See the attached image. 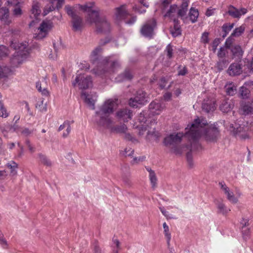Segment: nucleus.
<instances>
[{
    "label": "nucleus",
    "mask_w": 253,
    "mask_h": 253,
    "mask_svg": "<svg viewBox=\"0 0 253 253\" xmlns=\"http://www.w3.org/2000/svg\"><path fill=\"white\" fill-rule=\"evenodd\" d=\"M6 167L11 169L10 172L12 175L17 174L16 169L18 168V165L15 162L10 161L6 164Z\"/></svg>",
    "instance_id": "a19ab883"
},
{
    "label": "nucleus",
    "mask_w": 253,
    "mask_h": 253,
    "mask_svg": "<svg viewBox=\"0 0 253 253\" xmlns=\"http://www.w3.org/2000/svg\"><path fill=\"white\" fill-rule=\"evenodd\" d=\"M102 49L100 46L96 47L90 54V60L96 67L93 69V72L97 76H101L107 72H114L119 66L117 61H112L109 57L103 59L100 56Z\"/></svg>",
    "instance_id": "f03ea898"
},
{
    "label": "nucleus",
    "mask_w": 253,
    "mask_h": 253,
    "mask_svg": "<svg viewBox=\"0 0 253 253\" xmlns=\"http://www.w3.org/2000/svg\"><path fill=\"white\" fill-rule=\"evenodd\" d=\"M188 6V1L184 0L180 8L177 7V15L181 17V19H184L186 13L187 11V7Z\"/></svg>",
    "instance_id": "a878e982"
},
{
    "label": "nucleus",
    "mask_w": 253,
    "mask_h": 253,
    "mask_svg": "<svg viewBox=\"0 0 253 253\" xmlns=\"http://www.w3.org/2000/svg\"><path fill=\"white\" fill-rule=\"evenodd\" d=\"M163 226L164 230V234L167 239V243L169 245L171 239V234L169 231V227L166 222L163 223Z\"/></svg>",
    "instance_id": "79ce46f5"
},
{
    "label": "nucleus",
    "mask_w": 253,
    "mask_h": 253,
    "mask_svg": "<svg viewBox=\"0 0 253 253\" xmlns=\"http://www.w3.org/2000/svg\"><path fill=\"white\" fill-rule=\"evenodd\" d=\"M146 93L142 90H139L136 95L134 98H131L129 100V105L132 107H138L139 105H143L147 100L146 99Z\"/></svg>",
    "instance_id": "ddd939ff"
},
{
    "label": "nucleus",
    "mask_w": 253,
    "mask_h": 253,
    "mask_svg": "<svg viewBox=\"0 0 253 253\" xmlns=\"http://www.w3.org/2000/svg\"><path fill=\"white\" fill-rule=\"evenodd\" d=\"M201 41L202 42L207 43L209 42V33L207 32H204L201 37Z\"/></svg>",
    "instance_id": "052dcab7"
},
{
    "label": "nucleus",
    "mask_w": 253,
    "mask_h": 253,
    "mask_svg": "<svg viewBox=\"0 0 253 253\" xmlns=\"http://www.w3.org/2000/svg\"><path fill=\"white\" fill-rule=\"evenodd\" d=\"M48 82L46 77L42 78L36 83V87L38 91L44 96H48L49 92L47 89Z\"/></svg>",
    "instance_id": "2eb2a0df"
},
{
    "label": "nucleus",
    "mask_w": 253,
    "mask_h": 253,
    "mask_svg": "<svg viewBox=\"0 0 253 253\" xmlns=\"http://www.w3.org/2000/svg\"><path fill=\"white\" fill-rule=\"evenodd\" d=\"M43 101H41L39 104H37L36 105V108H39L41 111H46V107L45 105L44 106H42Z\"/></svg>",
    "instance_id": "e2e57ef3"
},
{
    "label": "nucleus",
    "mask_w": 253,
    "mask_h": 253,
    "mask_svg": "<svg viewBox=\"0 0 253 253\" xmlns=\"http://www.w3.org/2000/svg\"><path fill=\"white\" fill-rule=\"evenodd\" d=\"M215 204L218 210L217 212L219 213L225 215L230 211V209L228 208L222 201H217Z\"/></svg>",
    "instance_id": "cd10ccee"
},
{
    "label": "nucleus",
    "mask_w": 253,
    "mask_h": 253,
    "mask_svg": "<svg viewBox=\"0 0 253 253\" xmlns=\"http://www.w3.org/2000/svg\"><path fill=\"white\" fill-rule=\"evenodd\" d=\"M229 63L228 60L226 59H220L216 64V67L219 71H222L226 67Z\"/></svg>",
    "instance_id": "58836bf2"
},
{
    "label": "nucleus",
    "mask_w": 253,
    "mask_h": 253,
    "mask_svg": "<svg viewBox=\"0 0 253 253\" xmlns=\"http://www.w3.org/2000/svg\"><path fill=\"white\" fill-rule=\"evenodd\" d=\"M117 117L124 122H127L131 119L132 112L127 109H123L119 110L116 113Z\"/></svg>",
    "instance_id": "412c9836"
},
{
    "label": "nucleus",
    "mask_w": 253,
    "mask_h": 253,
    "mask_svg": "<svg viewBox=\"0 0 253 253\" xmlns=\"http://www.w3.org/2000/svg\"><path fill=\"white\" fill-rule=\"evenodd\" d=\"M9 116V112L4 106L2 101H0V117L6 118Z\"/></svg>",
    "instance_id": "4c0bfd02"
},
{
    "label": "nucleus",
    "mask_w": 253,
    "mask_h": 253,
    "mask_svg": "<svg viewBox=\"0 0 253 253\" xmlns=\"http://www.w3.org/2000/svg\"><path fill=\"white\" fill-rule=\"evenodd\" d=\"M73 28L74 31L81 30L83 26L82 19L79 16L72 18Z\"/></svg>",
    "instance_id": "7c9ffc66"
},
{
    "label": "nucleus",
    "mask_w": 253,
    "mask_h": 253,
    "mask_svg": "<svg viewBox=\"0 0 253 253\" xmlns=\"http://www.w3.org/2000/svg\"><path fill=\"white\" fill-rule=\"evenodd\" d=\"M81 97L84 99L85 103L92 109H94V104L97 100V95L96 92L91 91L89 93L83 91L81 94Z\"/></svg>",
    "instance_id": "4468645a"
},
{
    "label": "nucleus",
    "mask_w": 253,
    "mask_h": 253,
    "mask_svg": "<svg viewBox=\"0 0 253 253\" xmlns=\"http://www.w3.org/2000/svg\"><path fill=\"white\" fill-rule=\"evenodd\" d=\"M122 76H123V79H119L118 78H117L118 82H120L125 79L130 80L132 78V75L129 70H126Z\"/></svg>",
    "instance_id": "3c124183"
},
{
    "label": "nucleus",
    "mask_w": 253,
    "mask_h": 253,
    "mask_svg": "<svg viewBox=\"0 0 253 253\" xmlns=\"http://www.w3.org/2000/svg\"><path fill=\"white\" fill-rule=\"evenodd\" d=\"M118 104L117 99H109L106 100L100 107L99 110L96 112L95 122L100 127H109L113 124V120L110 117Z\"/></svg>",
    "instance_id": "20e7f679"
},
{
    "label": "nucleus",
    "mask_w": 253,
    "mask_h": 253,
    "mask_svg": "<svg viewBox=\"0 0 253 253\" xmlns=\"http://www.w3.org/2000/svg\"><path fill=\"white\" fill-rule=\"evenodd\" d=\"M20 45H18V48H17L15 43L12 42L11 44V47L16 50L10 59L11 64L14 67L22 64L29 55L27 44L20 43Z\"/></svg>",
    "instance_id": "39448f33"
},
{
    "label": "nucleus",
    "mask_w": 253,
    "mask_h": 253,
    "mask_svg": "<svg viewBox=\"0 0 253 253\" xmlns=\"http://www.w3.org/2000/svg\"><path fill=\"white\" fill-rule=\"evenodd\" d=\"M66 12L72 18H73L77 16L75 13V7H72L70 5H66L65 7Z\"/></svg>",
    "instance_id": "de8ad7c7"
},
{
    "label": "nucleus",
    "mask_w": 253,
    "mask_h": 253,
    "mask_svg": "<svg viewBox=\"0 0 253 253\" xmlns=\"http://www.w3.org/2000/svg\"><path fill=\"white\" fill-rule=\"evenodd\" d=\"M199 16V12L197 9L191 8L190 10L189 16L190 20L192 23H194L197 21Z\"/></svg>",
    "instance_id": "e433bc0d"
},
{
    "label": "nucleus",
    "mask_w": 253,
    "mask_h": 253,
    "mask_svg": "<svg viewBox=\"0 0 253 253\" xmlns=\"http://www.w3.org/2000/svg\"><path fill=\"white\" fill-rule=\"evenodd\" d=\"M8 50L6 47V46L4 45L0 46V58H2L3 57L7 56L8 54Z\"/></svg>",
    "instance_id": "864d4df0"
},
{
    "label": "nucleus",
    "mask_w": 253,
    "mask_h": 253,
    "mask_svg": "<svg viewBox=\"0 0 253 253\" xmlns=\"http://www.w3.org/2000/svg\"><path fill=\"white\" fill-rule=\"evenodd\" d=\"M232 54L234 57L241 58L243 54V51L240 46L236 45L233 46L231 48Z\"/></svg>",
    "instance_id": "72a5a7b5"
},
{
    "label": "nucleus",
    "mask_w": 253,
    "mask_h": 253,
    "mask_svg": "<svg viewBox=\"0 0 253 253\" xmlns=\"http://www.w3.org/2000/svg\"><path fill=\"white\" fill-rule=\"evenodd\" d=\"M0 22L4 25H9L11 23L9 17V10L6 7L0 9Z\"/></svg>",
    "instance_id": "6ab92c4d"
},
{
    "label": "nucleus",
    "mask_w": 253,
    "mask_h": 253,
    "mask_svg": "<svg viewBox=\"0 0 253 253\" xmlns=\"http://www.w3.org/2000/svg\"><path fill=\"white\" fill-rule=\"evenodd\" d=\"M49 1L51 5L48 6H46L44 8L43 11L44 16L47 15L49 12L55 9L54 6L55 2L57 1L56 7L57 9L60 8L64 2V0H49Z\"/></svg>",
    "instance_id": "5701e85b"
},
{
    "label": "nucleus",
    "mask_w": 253,
    "mask_h": 253,
    "mask_svg": "<svg viewBox=\"0 0 253 253\" xmlns=\"http://www.w3.org/2000/svg\"><path fill=\"white\" fill-rule=\"evenodd\" d=\"M31 12L30 17L32 20L29 23V26L30 27H32L41 20L40 17L41 16V10L40 4L38 2H34Z\"/></svg>",
    "instance_id": "f8f14e48"
},
{
    "label": "nucleus",
    "mask_w": 253,
    "mask_h": 253,
    "mask_svg": "<svg viewBox=\"0 0 253 253\" xmlns=\"http://www.w3.org/2000/svg\"><path fill=\"white\" fill-rule=\"evenodd\" d=\"M171 93H170V92H166L164 95V99L165 101H169L171 99Z\"/></svg>",
    "instance_id": "774afa93"
},
{
    "label": "nucleus",
    "mask_w": 253,
    "mask_h": 253,
    "mask_svg": "<svg viewBox=\"0 0 253 253\" xmlns=\"http://www.w3.org/2000/svg\"><path fill=\"white\" fill-rule=\"evenodd\" d=\"M112 124L110 125V127H103V128H108L111 130L112 132H116V133H126L127 130L126 126L123 124L120 126H112Z\"/></svg>",
    "instance_id": "c756f323"
},
{
    "label": "nucleus",
    "mask_w": 253,
    "mask_h": 253,
    "mask_svg": "<svg viewBox=\"0 0 253 253\" xmlns=\"http://www.w3.org/2000/svg\"><path fill=\"white\" fill-rule=\"evenodd\" d=\"M220 189L223 193L225 195L227 199L232 204H235L238 202V197H239L241 194L238 193V196H236L234 194L233 191L231 190L224 182H221L219 183Z\"/></svg>",
    "instance_id": "9b49d317"
},
{
    "label": "nucleus",
    "mask_w": 253,
    "mask_h": 253,
    "mask_svg": "<svg viewBox=\"0 0 253 253\" xmlns=\"http://www.w3.org/2000/svg\"><path fill=\"white\" fill-rule=\"evenodd\" d=\"M38 158L39 161L44 166L50 167L52 165L51 161L47 158L46 156L42 154V153L38 154Z\"/></svg>",
    "instance_id": "c9c22d12"
},
{
    "label": "nucleus",
    "mask_w": 253,
    "mask_h": 253,
    "mask_svg": "<svg viewBox=\"0 0 253 253\" xmlns=\"http://www.w3.org/2000/svg\"><path fill=\"white\" fill-rule=\"evenodd\" d=\"M177 6L176 5H172L170 7L169 9L166 14V16L172 17L175 15V14L177 15Z\"/></svg>",
    "instance_id": "a18cd8bd"
},
{
    "label": "nucleus",
    "mask_w": 253,
    "mask_h": 253,
    "mask_svg": "<svg viewBox=\"0 0 253 253\" xmlns=\"http://www.w3.org/2000/svg\"><path fill=\"white\" fill-rule=\"evenodd\" d=\"M249 218L243 217L240 221V225L241 229L243 230L245 227L249 225Z\"/></svg>",
    "instance_id": "6e6d98bb"
},
{
    "label": "nucleus",
    "mask_w": 253,
    "mask_h": 253,
    "mask_svg": "<svg viewBox=\"0 0 253 253\" xmlns=\"http://www.w3.org/2000/svg\"><path fill=\"white\" fill-rule=\"evenodd\" d=\"M122 179L124 183L127 186L130 187L132 185V182L129 175H123Z\"/></svg>",
    "instance_id": "603ef678"
},
{
    "label": "nucleus",
    "mask_w": 253,
    "mask_h": 253,
    "mask_svg": "<svg viewBox=\"0 0 253 253\" xmlns=\"http://www.w3.org/2000/svg\"><path fill=\"white\" fill-rule=\"evenodd\" d=\"M245 31V27L241 26L239 27L236 28L231 34V36L238 37L240 36Z\"/></svg>",
    "instance_id": "49530a36"
},
{
    "label": "nucleus",
    "mask_w": 253,
    "mask_h": 253,
    "mask_svg": "<svg viewBox=\"0 0 253 253\" xmlns=\"http://www.w3.org/2000/svg\"><path fill=\"white\" fill-rule=\"evenodd\" d=\"M247 12V9L245 8H242L238 9L235 7L230 5L228 7L227 13L229 15L234 18H240L242 15L245 14Z\"/></svg>",
    "instance_id": "a211bd4d"
},
{
    "label": "nucleus",
    "mask_w": 253,
    "mask_h": 253,
    "mask_svg": "<svg viewBox=\"0 0 253 253\" xmlns=\"http://www.w3.org/2000/svg\"><path fill=\"white\" fill-rule=\"evenodd\" d=\"M139 122L140 123V125H137L136 127L139 129V135H143L145 133L147 134V135H149L150 134H152L153 132H151L148 130V122L149 121L146 120L145 117V112H143L140 113L137 119Z\"/></svg>",
    "instance_id": "9d476101"
},
{
    "label": "nucleus",
    "mask_w": 253,
    "mask_h": 253,
    "mask_svg": "<svg viewBox=\"0 0 253 253\" xmlns=\"http://www.w3.org/2000/svg\"><path fill=\"white\" fill-rule=\"evenodd\" d=\"M186 158L189 167L190 168H193L194 166V163L193 161V157L191 152L187 153Z\"/></svg>",
    "instance_id": "8fccbe9b"
},
{
    "label": "nucleus",
    "mask_w": 253,
    "mask_h": 253,
    "mask_svg": "<svg viewBox=\"0 0 253 253\" xmlns=\"http://www.w3.org/2000/svg\"><path fill=\"white\" fill-rule=\"evenodd\" d=\"M226 93L229 95H234L237 92L236 86L233 83L230 82L225 85Z\"/></svg>",
    "instance_id": "2f4dec72"
},
{
    "label": "nucleus",
    "mask_w": 253,
    "mask_h": 253,
    "mask_svg": "<svg viewBox=\"0 0 253 253\" xmlns=\"http://www.w3.org/2000/svg\"><path fill=\"white\" fill-rule=\"evenodd\" d=\"M233 107V103L231 100L225 99L223 101L220 106V109L223 112H228Z\"/></svg>",
    "instance_id": "c85d7f7f"
},
{
    "label": "nucleus",
    "mask_w": 253,
    "mask_h": 253,
    "mask_svg": "<svg viewBox=\"0 0 253 253\" xmlns=\"http://www.w3.org/2000/svg\"><path fill=\"white\" fill-rule=\"evenodd\" d=\"M113 245L116 248L117 250L120 249V243L119 241V240L117 239H113Z\"/></svg>",
    "instance_id": "69168bd1"
},
{
    "label": "nucleus",
    "mask_w": 253,
    "mask_h": 253,
    "mask_svg": "<svg viewBox=\"0 0 253 253\" xmlns=\"http://www.w3.org/2000/svg\"><path fill=\"white\" fill-rule=\"evenodd\" d=\"M13 15L16 17H20L22 14V11L20 7H16L13 10Z\"/></svg>",
    "instance_id": "bf43d9fd"
},
{
    "label": "nucleus",
    "mask_w": 253,
    "mask_h": 253,
    "mask_svg": "<svg viewBox=\"0 0 253 253\" xmlns=\"http://www.w3.org/2000/svg\"><path fill=\"white\" fill-rule=\"evenodd\" d=\"M53 24L50 20H43L40 25L34 34V38L38 40H41L47 36L48 33L52 29Z\"/></svg>",
    "instance_id": "423d86ee"
},
{
    "label": "nucleus",
    "mask_w": 253,
    "mask_h": 253,
    "mask_svg": "<svg viewBox=\"0 0 253 253\" xmlns=\"http://www.w3.org/2000/svg\"><path fill=\"white\" fill-rule=\"evenodd\" d=\"M187 73V70L186 67H182V69H179L178 71V76H184Z\"/></svg>",
    "instance_id": "0e129e2a"
},
{
    "label": "nucleus",
    "mask_w": 253,
    "mask_h": 253,
    "mask_svg": "<svg viewBox=\"0 0 253 253\" xmlns=\"http://www.w3.org/2000/svg\"><path fill=\"white\" fill-rule=\"evenodd\" d=\"M227 73L231 76L240 75L243 72V66L240 62L232 63L227 70Z\"/></svg>",
    "instance_id": "dca6fc26"
},
{
    "label": "nucleus",
    "mask_w": 253,
    "mask_h": 253,
    "mask_svg": "<svg viewBox=\"0 0 253 253\" xmlns=\"http://www.w3.org/2000/svg\"><path fill=\"white\" fill-rule=\"evenodd\" d=\"M232 36H231L230 37L227 38L225 44L226 46L228 47H230L233 42V39L232 38Z\"/></svg>",
    "instance_id": "338daca9"
},
{
    "label": "nucleus",
    "mask_w": 253,
    "mask_h": 253,
    "mask_svg": "<svg viewBox=\"0 0 253 253\" xmlns=\"http://www.w3.org/2000/svg\"><path fill=\"white\" fill-rule=\"evenodd\" d=\"M250 91L246 86H242L240 88L239 94L241 97L242 98H247L249 96Z\"/></svg>",
    "instance_id": "ea45409f"
},
{
    "label": "nucleus",
    "mask_w": 253,
    "mask_h": 253,
    "mask_svg": "<svg viewBox=\"0 0 253 253\" xmlns=\"http://www.w3.org/2000/svg\"><path fill=\"white\" fill-rule=\"evenodd\" d=\"M94 3L89 2L84 5L78 4L76 7L88 13L87 21L90 23H95L96 31L100 33H106L110 31L111 27L110 23L105 17H99V10L94 9Z\"/></svg>",
    "instance_id": "7ed1b4c3"
},
{
    "label": "nucleus",
    "mask_w": 253,
    "mask_h": 253,
    "mask_svg": "<svg viewBox=\"0 0 253 253\" xmlns=\"http://www.w3.org/2000/svg\"><path fill=\"white\" fill-rule=\"evenodd\" d=\"M156 26V22L154 19L146 21L140 29L142 36L148 38H152L154 35V29Z\"/></svg>",
    "instance_id": "6e6552de"
},
{
    "label": "nucleus",
    "mask_w": 253,
    "mask_h": 253,
    "mask_svg": "<svg viewBox=\"0 0 253 253\" xmlns=\"http://www.w3.org/2000/svg\"><path fill=\"white\" fill-rule=\"evenodd\" d=\"M226 53L225 48L224 47H220L217 53V56L220 59H224Z\"/></svg>",
    "instance_id": "13d9d810"
},
{
    "label": "nucleus",
    "mask_w": 253,
    "mask_h": 253,
    "mask_svg": "<svg viewBox=\"0 0 253 253\" xmlns=\"http://www.w3.org/2000/svg\"><path fill=\"white\" fill-rule=\"evenodd\" d=\"M65 128H66V130L65 132H64L63 133V134H62V136L64 138L67 137L68 136V135L69 134V133H70L71 130V124L69 121L68 123L67 124V125H66V126Z\"/></svg>",
    "instance_id": "4d7b16f0"
},
{
    "label": "nucleus",
    "mask_w": 253,
    "mask_h": 253,
    "mask_svg": "<svg viewBox=\"0 0 253 253\" xmlns=\"http://www.w3.org/2000/svg\"><path fill=\"white\" fill-rule=\"evenodd\" d=\"M245 125H239V127H234L233 129V133L236 136H239L242 139H246L249 137L246 131L248 129L247 127H244Z\"/></svg>",
    "instance_id": "aec40b11"
},
{
    "label": "nucleus",
    "mask_w": 253,
    "mask_h": 253,
    "mask_svg": "<svg viewBox=\"0 0 253 253\" xmlns=\"http://www.w3.org/2000/svg\"><path fill=\"white\" fill-rule=\"evenodd\" d=\"M164 105L158 101H154L149 105V111L152 115H159L163 110Z\"/></svg>",
    "instance_id": "f3484780"
},
{
    "label": "nucleus",
    "mask_w": 253,
    "mask_h": 253,
    "mask_svg": "<svg viewBox=\"0 0 253 253\" xmlns=\"http://www.w3.org/2000/svg\"><path fill=\"white\" fill-rule=\"evenodd\" d=\"M215 108V103L214 100H204L202 105L203 110L207 113L213 112Z\"/></svg>",
    "instance_id": "b1692460"
},
{
    "label": "nucleus",
    "mask_w": 253,
    "mask_h": 253,
    "mask_svg": "<svg viewBox=\"0 0 253 253\" xmlns=\"http://www.w3.org/2000/svg\"><path fill=\"white\" fill-rule=\"evenodd\" d=\"M241 111L244 115H248L253 113V105L250 102H242L241 104Z\"/></svg>",
    "instance_id": "393cba45"
},
{
    "label": "nucleus",
    "mask_w": 253,
    "mask_h": 253,
    "mask_svg": "<svg viewBox=\"0 0 253 253\" xmlns=\"http://www.w3.org/2000/svg\"><path fill=\"white\" fill-rule=\"evenodd\" d=\"M174 25L173 28L171 29L170 33L173 37H176L181 35V30L177 23V21L174 20Z\"/></svg>",
    "instance_id": "f704fd0d"
},
{
    "label": "nucleus",
    "mask_w": 253,
    "mask_h": 253,
    "mask_svg": "<svg viewBox=\"0 0 253 253\" xmlns=\"http://www.w3.org/2000/svg\"><path fill=\"white\" fill-rule=\"evenodd\" d=\"M234 26V23L230 24V23H226L224 24L222 27V31L225 33V34L223 35V37H225L226 35L229 33V32L232 30Z\"/></svg>",
    "instance_id": "c03bdc74"
},
{
    "label": "nucleus",
    "mask_w": 253,
    "mask_h": 253,
    "mask_svg": "<svg viewBox=\"0 0 253 253\" xmlns=\"http://www.w3.org/2000/svg\"><path fill=\"white\" fill-rule=\"evenodd\" d=\"M78 84L80 89H86L92 86V80L90 76L78 74L74 81L72 82V85L75 86Z\"/></svg>",
    "instance_id": "1a4fd4ad"
},
{
    "label": "nucleus",
    "mask_w": 253,
    "mask_h": 253,
    "mask_svg": "<svg viewBox=\"0 0 253 253\" xmlns=\"http://www.w3.org/2000/svg\"><path fill=\"white\" fill-rule=\"evenodd\" d=\"M146 169L149 172V177L152 187L155 189L157 187L158 181L156 173L150 167H146Z\"/></svg>",
    "instance_id": "bb28decb"
},
{
    "label": "nucleus",
    "mask_w": 253,
    "mask_h": 253,
    "mask_svg": "<svg viewBox=\"0 0 253 253\" xmlns=\"http://www.w3.org/2000/svg\"><path fill=\"white\" fill-rule=\"evenodd\" d=\"M10 72V69L6 66H0V78L7 77Z\"/></svg>",
    "instance_id": "37998d69"
},
{
    "label": "nucleus",
    "mask_w": 253,
    "mask_h": 253,
    "mask_svg": "<svg viewBox=\"0 0 253 253\" xmlns=\"http://www.w3.org/2000/svg\"><path fill=\"white\" fill-rule=\"evenodd\" d=\"M128 13L126 10V5H123L116 8L115 15L117 20L125 19L128 16Z\"/></svg>",
    "instance_id": "4be33fe9"
},
{
    "label": "nucleus",
    "mask_w": 253,
    "mask_h": 253,
    "mask_svg": "<svg viewBox=\"0 0 253 253\" xmlns=\"http://www.w3.org/2000/svg\"><path fill=\"white\" fill-rule=\"evenodd\" d=\"M34 131V129H30L28 128H22L21 133L25 136H28L32 134Z\"/></svg>",
    "instance_id": "5fc2aeb1"
},
{
    "label": "nucleus",
    "mask_w": 253,
    "mask_h": 253,
    "mask_svg": "<svg viewBox=\"0 0 253 253\" xmlns=\"http://www.w3.org/2000/svg\"><path fill=\"white\" fill-rule=\"evenodd\" d=\"M18 128V126L14 125L13 126L10 125L8 124L5 126L4 127L1 128V131L3 133V136L4 137H7V132L8 131L10 132H14L17 131V128Z\"/></svg>",
    "instance_id": "473e14b6"
},
{
    "label": "nucleus",
    "mask_w": 253,
    "mask_h": 253,
    "mask_svg": "<svg viewBox=\"0 0 253 253\" xmlns=\"http://www.w3.org/2000/svg\"><path fill=\"white\" fill-rule=\"evenodd\" d=\"M190 126V124L188 125L185 128V132L184 135L182 133H177L176 134L173 133L171 134H170L169 135L166 137L165 139L164 143H165V145L166 146H170L172 145H175L176 144H178L180 143L181 141L182 138L184 136V137L187 138V139L189 140L190 143H191V141L189 140L188 138L186 136V132L187 131H188L189 129V127ZM191 147V146L190 145ZM192 148V147H191ZM193 148H194L193 147Z\"/></svg>",
    "instance_id": "0eeeda50"
},
{
    "label": "nucleus",
    "mask_w": 253,
    "mask_h": 253,
    "mask_svg": "<svg viewBox=\"0 0 253 253\" xmlns=\"http://www.w3.org/2000/svg\"><path fill=\"white\" fill-rule=\"evenodd\" d=\"M8 4L13 6H17L22 3V0H7Z\"/></svg>",
    "instance_id": "680f3d73"
},
{
    "label": "nucleus",
    "mask_w": 253,
    "mask_h": 253,
    "mask_svg": "<svg viewBox=\"0 0 253 253\" xmlns=\"http://www.w3.org/2000/svg\"><path fill=\"white\" fill-rule=\"evenodd\" d=\"M207 121L202 118H198L190 124V126L186 132V136L191 141V147L197 148L199 138L203 136L205 138L210 141L216 140L219 134V130L215 126L207 127Z\"/></svg>",
    "instance_id": "f257e3e1"
},
{
    "label": "nucleus",
    "mask_w": 253,
    "mask_h": 253,
    "mask_svg": "<svg viewBox=\"0 0 253 253\" xmlns=\"http://www.w3.org/2000/svg\"><path fill=\"white\" fill-rule=\"evenodd\" d=\"M173 50L172 46L170 44H169L167 46L165 52L169 59L171 58L173 56Z\"/></svg>",
    "instance_id": "09e8293b"
}]
</instances>
